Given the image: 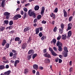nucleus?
Wrapping results in <instances>:
<instances>
[{
  "label": "nucleus",
  "mask_w": 75,
  "mask_h": 75,
  "mask_svg": "<svg viewBox=\"0 0 75 75\" xmlns=\"http://www.w3.org/2000/svg\"><path fill=\"white\" fill-rule=\"evenodd\" d=\"M34 51L33 50H30L28 52V54H34Z\"/></svg>",
  "instance_id": "obj_14"
},
{
  "label": "nucleus",
  "mask_w": 75,
  "mask_h": 75,
  "mask_svg": "<svg viewBox=\"0 0 75 75\" xmlns=\"http://www.w3.org/2000/svg\"><path fill=\"white\" fill-rule=\"evenodd\" d=\"M21 15H23L24 14V11H21Z\"/></svg>",
  "instance_id": "obj_62"
},
{
  "label": "nucleus",
  "mask_w": 75,
  "mask_h": 75,
  "mask_svg": "<svg viewBox=\"0 0 75 75\" xmlns=\"http://www.w3.org/2000/svg\"><path fill=\"white\" fill-rule=\"evenodd\" d=\"M60 27L59 29V33L61 34H62L64 32V25L63 23H61L60 25Z\"/></svg>",
  "instance_id": "obj_2"
},
{
  "label": "nucleus",
  "mask_w": 75,
  "mask_h": 75,
  "mask_svg": "<svg viewBox=\"0 0 75 75\" xmlns=\"http://www.w3.org/2000/svg\"><path fill=\"white\" fill-rule=\"evenodd\" d=\"M36 34H38L39 33V28H37L35 29Z\"/></svg>",
  "instance_id": "obj_23"
},
{
  "label": "nucleus",
  "mask_w": 75,
  "mask_h": 75,
  "mask_svg": "<svg viewBox=\"0 0 75 75\" xmlns=\"http://www.w3.org/2000/svg\"><path fill=\"white\" fill-rule=\"evenodd\" d=\"M0 28L1 31H3V30H4L5 29V27H1Z\"/></svg>",
  "instance_id": "obj_39"
},
{
  "label": "nucleus",
  "mask_w": 75,
  "mask_h": 75,
  "mask_svg": "<svg viewBox=\"0 0 75 75\" xmlns=\"http://www.w3.org/2000/svg\"><path fill=\"white\" fill-rule=\"evenodd\" d=\"M37 18L38 20H40L41 18V15H38L37 17Z\"/></svg>",
  "instance_id": "obj_27"
},
{
  "label": "nucleus",
  "mask_w": 75,
  "mask_h": 75,
  "mask_svg": "<svg viewBox=\"0 0 75 75\" xmlns=\"http://www.w3.org/2000/svg\"><path fill=\"white\" fill-rule=\"evenodd\" d=\"M17 53H16L14 54L13 56V58H16L17 57Z\"/></svg>",
  "instance_id": "obj_35"
},
{
  "label": "nucleus",
  "mask_w": 75,
  "mask_h": 75,
  "mask_svg": "<svg viewBox=\"0 0 75 75\" xmlns=\"http://www.w3.org/2000/svg\"><path fill=\"white\" fill-rule=\"evenodd\" d=\"M23 10H24V11H25L26 12H27V11H28L27 9L26 8H24L23 9Z\"/></svg>",
  "instance_id": "obj_56"
},
{
  "label": "nucleus",
  "mask_w": 75,
  "mask_h": 75,
  "mask_svg": "<svg viewBox=\"0 0 75 75\" xmlns=\"http://www.w3.org/2000/svg\"><path fill=\"white\" fill-rule=\"evenodd\" d=\"M14 33V30H12V31H11V32H9V33L11 34H13V33Z\"/></svg>",
  "instance_id": "obj_50"
},
{
  "label": "nucleus",
  "mask_w": 75,
  "mask_h": 75,
  "mask_svg": "<svg viewBox=\"0 0 75 75\" xmlns=\"http://www.w3.org/2000/svg\"><path fill=\"white\" fill-rule=\"evenodd\" d=\"M68 52H65L64 54V56L65 57H67L68 56Z\"/></svg>",
  "instance_id": "obj_38"
},
{
  "label": "nucleus",
  "mask_w": 75,
  "mask_h": 75,
  "mask_svg": "<svg viewBox=\"0 0 75 75\" xmlns=\"http://www.w3.org/2000/svg\"><path fill=\"white\" fill-rule=\"evenodd\" d=\"M44 11H45V8L44 6H43L42 8L41 11L40 13V14L42 16L44 15Z\"/></svg>",
  "instance_id": "obj_5"
},
{
  "label": "nucleus",
  "mask_w": 75,
  "mask_h": 75,
  "mask_svg": "<svg viewBox=\"0 0 75 75\" xmlns=\"http://www.w3.org/2000/svg\"><path fill=\"white\" fill-rule=\"evenodd\" d=\"M18 44H21V42H22V41L21 40H19V41H18Z\"/></svg>",
  "instance_id": "obj_60"
},
{
  "label": "nucleus",
  "mask_w": 75,
  "mask_h": 75,
  "mask_svg": "<svg viewBox=\"0 0 75 75\" xmlns=\"http://www.w3.org/2000/svg\"><path fill=\"white\" fill-rule=\"evenodd\" d=\"M37 18H35L34 20L33 23H37Z\"/></svg>",
  "instance_id": "obj_54"
},
{
  "label": "nucleus",
  "mask_w": 75,
  "mask_h": 75,
  "mask_svg": "<svg viewBox=\"0 0 75 75\" xmlns=\"http://www.w3.org/2000/svg\"><path fill=\"white\" fill-rule=\"evenodd\" d=\"M32 11V10L30 9L28 11V13L29 14V16H30V17H31L32 16H33V18H35L36 16H35V13H34V11H32Z\"/></svg>",
  "instance_id": "obj_1"
},
{
  "label": "nucleus",
  "mask_w": 75,
  "mask_h": 75,
  "mask_svg": "<svg viewBox=\"0 0 75 75\" xmlns=\"http://www.w3.org/2000/svg\"><path fill=\"white\" fill-rule=\"evenodd\" d=\"M5 1H6V0H3L2 1L1 7H3V8H4V6H5V5H4V2H5Z\"/></svg>",
  "instance_id": "obj_7"
},
{
  "label": "nucleus",
  "mask_w": 75,
  "mask_h": 75,
  "mask_svg": "<svg viewBox=\"0 0 75 75\" xmlns=\"http://www.w3.org/2000/svg\"><path fill=\"white\" fill-rule=\"evenodd\" d=\"M61 38V35H59V36L57 38V40H59Z\"/></svg>",
  "instance_id": "obj_44"
},
{
  "label": "nucleus",
  "mask_w": 75,
  "mask_h": 75,
  "mask_svg": "<svg viewBox=\"0 0 75 75\" xmlns=\"http://www.w3.org/2000/svg\"><path fill=\"white\" fill-rule=\"evenodd\" d=\"M58 50L59 51H62V47H59Z\"/></svg>",
  "instance_id": "obj_46"
},
{
  "label": "nucleus",
  "mask_w": 75,
  "mask_h": 75,
  "mask_svg": "<svg viewBox=\"0 0 75 75\" xmlns=\"http://www.w3.org/2000/svg\"><path fill=\"white\" fill-rule=\"evenodd\" d=\"M37 56V54H34L32 56L33 59H34V58H35Z\"/></svg>",
  "instance_id": "obj_29"
},
{
  "label": "nucleus",
  "mask_w": 75,
  "mask_h": 75,
  "mask_svg": "<svg viewBox=\"0 0 75 75\" xmlns=\"http://www.w3.org/2000/svg\"><path fill=\"white\" fill-rule=\"evenodd\" d=\"M59 63H61V62H62V60H61V59H59Z\"/></svg>",
  "instance_id": "obj_58"
},
{
  "label": "nucleus",
  "mask_w": 75,
  "mask_h": 75,
  "mask_svg": "<svg viewBox=\"0 0 75 75\" xmlns=\"http://www.w3.org/2000/svg\"><path fill=\"white\" fill-rule=\"evenodd\" d=\"M10 13L8 12H5L4 13V16H8L9 15H10Z\"/></svg>",
  "instance_id": "obj_21"
},
{
  "label": "nucleus",
  "mask_w": 75,
  "mask_h": 75,
  "mask_svg": "<svg viewBox=\"0 0 75 75\" xmlns=\"http://www.w3.org/2000/svg\"><path fill=\"white\" fill-rule=\"evenodd\" d=\"M9 45H10L9 44V43H7L6 44V47H9Z\"/></svg>",
  "instance_id": "obj_61"
},
{
  "label": "nucleus",
  "mask_w": 75,
  "mask_h": 75,
  "mask_svg": "<svg viewBox=\"0 0 75 75\" xmlns=\"http://www.w3.org/2000/svg\"><path fill=\"white\" fill-rule=\"evenodd\" d=\"M72 28V27H70L69 26H68L67 29V31H68V30H71Z\"/></svg>",
  "instance_id": "obj_40"
},
{
  "label": "nucleus",
  "mask_w": 75,
  "mask_h": 75,
  "mask_svg": "<svg viewBox=\"0 0 75 75\" xmlns=\"http://www.w3.org/2000/svg\"><path fill=\"white\" fill-rule=\"evenodd\" d=\"M68 27H72V24L69 23L68 25Z\"/></svg>",
  "instance_id": "obj_55"
},
{
  "label": "nucleus",
  "mask_w": 75,
  "mask_h": 75,
  "mask_svg": "<svg viewBox=\"0 0 75 75\" xmlns=\"http://www.w3.org/2000/svg\"><path fill=\"white\" fill-rule=\"evenodd\" d=\"M13 24V21H11L9 22V25H11Z\"/></svg>",
  "instance_id": "obj_37"
},
{
  "label": "nucleus",
  "mask_w": 75,
  "mask_h": 75,
  "mask_svg": "<svg viewBox=\"0 0 75 75\" xmlns=\"http://www.w3.org/2000/svg\"><path fill=\"white\" fill-rule=\"evenodd\" d=\"M27 46V44L25 43H24L22 45V47H26Z\"/></svg>",
  "instance_id": "obj_32"
},
{
  "label": "nucleus",
  "mask_w": 75,
  "mask_h": 75,
  "mask_svg": "<svg viewBox=\"0 0 75 75\" xmlns=\"http://www.w3.org/2000/svg\"><path fill=\"white\" fill-rule=\"evenodd\" d=\"M28 70H27V69H25L24 71V74H28Z\"/></svg>",
  "instance_id": "obj_33"
},
{
  "label": "nucleus",
  "mask_w": 75,
  "mask_h": 75,
  "mask_svg": "<svg viewBox=\"0 0 75 75\" xmlns=\"http://www.w3.org/2000/svg\"><path fill=\"white\" fill-rule=\"evenodd\" d=\"M39 8H40V7L38 6H36L35 7L34 9L35 11H37V10H39Z\"/></svg>",
  "instance_id": "obj_16"
},
{
  "label": "nucleus",
  "mask_w": 75,
  "mask_h": 75,
  "mask_svg": "<svg viewBox=\"0 0 75 75\" xmlns=\"http://www.w3.org/2000/svg\"><path fill=\"white\" fill-rule=\"evenodd\" d=\"M11 73V71L9 70L7 71H6L4 73V75H9Z\"/></svg>",
  "instance_id": "obj_10"
},
{
  "label": "nucleus",
  "mask_w": 75,
  "mask_h": 75,
  "mask_svg": "<svg viewBox=\"0 0 75 75\" xmlns=\"http://www.w3.org/2000/svg\"><path fill=\"white\" fill-rule=\"evenodd\" d=\"M4 24H5L6 25H7L8 24L9 22L7 20H5L4 21Z\"/></svg>",
  "instance_id": "obj_26"
},
{
  "label": "nucleus",
  "mask_w": 75,
  "mask_h": 75,
  "mask_svg": "<svg viewBox=\"0 0 75 75\" xmlns=\"http://www.w3.org/2000/svg\"><path fill=\"white\" fill-rule=\"evenodd\" d=\"M21 16L19 14H17L15 15L13 17V19L14 20H16L18 19V18H21Z\"/></svg>",
  "instance_id": "obj_3"
},
{
  "label": "nucleus",
  "mask_w": 75,
  "mask_h": 75,
  "mask_svg": "<svg viewBox=\"0 0 75 75\" xmlns=\"http://www.w3.org/2000/svg\"><path fill=\"white\" fill-rule=\"evenodd\" d=\"M43 35L42 33L41 32H40L39 34V36L40 37H41Z\"/></svg>",
  "instance_id": "obj_41"
},
{
  "label": "nucleus",
  "mask_w": 75,
  "mask_h": 75,
  "mask_svg": "<svg viewBox=\"0 0 75 75\" xmlns=\"http://www.w3.org/2000/svg\"><path fill=\"white\" fill-rule=\"evenodd\" d=\"M33 68L34 69L37 70V69H38V65L37 64H34L33 65Z\"/></svg>",
  "instance_id": "obj_12"
},
{
  "label": "nucleus",
  "mask_w": 75,
  "mask_h": 75,
  "mask_svg": "<svg viewBox=\"0 0 75 75\" xmlns=\"http://www.w3.org/2000/svg\"><path fill=\"white\" fill-rule=\"evenodd\" d=\"M51 54L53 56H54V57H55L57 55V54H56L55 52H54V51H53L51 52Z\"/></svg>",
  "instance_id": "obj_24"
},
{
  "label": "nucleus",
  "mask_w": 75,
  "mask_h": 75,
  "mask_svg": "<svg viewBox=\"0 0 75 75\" xmlns=\"http://www.w3.org/2000/svg\"><path fill=\"white\" fill-rule=\"evenodd\" d=\"M13 28L11 25H10L9 27H7L6 28V30H8L9 28V30H11Z\"/></svg>",
  "instance_id": "obj_20"
},
{
  "label": "nucleus",
  "mask_w": 75,
  "mask_h": 75,
  "mask_svg": "<svg viewBox=\"0 0 75 75\" xmlns=\"http://www.w3.org/2000/svg\"><path fill=\"white\" fill-rule=\"evenodd\" d=\"M72 70H73V69L72 68V67H71L69 69V71L70 72H72Z\"/></svg>",
  "instance_id": "obj_49"
},
{
  "label": "nucleus",
  "mask_w": 75,
  "mask_h": 75,
  "mask_svg": "<svg viewBox=\"0 0 75 75\" xmlns=\"http://www.w3.org/2000/svg\"><path fill=\"white\" fill-rule=\"evenodd\" d=\"M12 52H13V53H16H16H17V51H16V50H12Z\"/></svg>",
  "instance_id": "obj_57"
},
{
  "label": "nucleus",
  "mask_w": 75,
  "mask_h": 75,
  "mask_svg": "<svg viewBox=\"0 0 75 75\" xmlns=\"http://www.w3.org/2000/svg\"><path fill=\"white\" fill-rule=\"evenodd\" d=\"M19 62H20V61H19V60H16L15 62V64H14L15 67H17V64H18Z\"/></svg>",
  "instance_id": "obj_17"
},
{
  "label": "nucleus",
  "mask_w": 75,
  "mask_h": 75,
  "mask_svg": "<svg viewBox=\"0 0 75 75\" xmlns=\"http://www.w3.org/2000/svg\"><path fill=\"white\" fill-rule=\"evenodd\" d=\"M46 37L44 36H42V37L41 38V40H42V41H44V40H45V39H46Z\"/></svg>",
  "instance_id": "obj_28"
},
{
  "label": "nucleus",
  "mask_w": 75,
  "mask_h": 75,
  "mask_svg": "<svg viewBox=\"0 0 75 75\" xmlns=\"http://www.w3.org/2000/svg\"><path fill=\"white\" fill-rule=\"evenodd\" d=\"M38 28H39V30L40 29V31H41L42 30H43V29H42V27Z\"/></svg>",
  "instance_id": "obj_63"
},
{
  "label": "nucleus",
  "mask_w": 75,
  "mask_h": 75,
  "mask_svg": "<svg viewBox=\"0 0 75 75\" xmlns=\"http://www.w3.org/2000/svg\"><path fill=\"white\" fill-rule=\"evenodd\" d=\"M8 18H9V15L6 16V20H7V19H8Z\"/></svg>",
  "instance_id": "obj_64"
},
{
  "label": "nucleus",
  "mask_w": 75,
  "mask_h": 75,
  "mask_svg": "<svg viewBox=\"0 0 75 75\" xmlns=\"http://www.w3.org/2000/svg\"><path fill=\"white\" fill-rule=\"evenodd\" d=\"M45 61H47V62L48 63H49V62H50V59H45Z\"/></svg>",
  "instance_id": "obj_45"
},
{
  "label": "nucleus",
  "mask_w": 75,
  "mask_h": 75,
  "mask_svg": "<svg viewBox=\"0 0 75 75\" xmlns=\"http://www.w3.org/2000/svg\"><path fill=\"white\" fill-rule=\"evenodd\" d=\"M30 29L29 28V27H26L24 30V31L25 33V32H27V31H28L30 30Z\"/></svg>",
  "instance_id": "obj_11"
},
{
  "label": "nucleus",
  "mask_w": 75,
  "mask_h": 75,
  "mask_svg": "<svg viewBox=\"0 0 75 75\" xmlns=\"http://www.w3.org/2000/svg\"><path fill=\"white\" fill-rule=\"evenodd\" d=\"M56 45L58 47H62V43L60 42L59 40H58L57 42Z\"/></svg>",
  "instance_id": "obj_4"
},
{
  "label": "nucleus",
  "mask_w": 75,
  "mask_h": 75,
  "mask_svg": "<svg viewBox=\"0 0 75 75\" xmlns=\"http://www.w3.org/2000/svg\"><path fill=\"white\" fill-rule=\"evenodd\" d=\"M54 13H57L58 12V8H56L55 10L53 11Z\"/></svg>",
  "instance_id": "obj_34"
},
{
  "label": "nucleus",
  "mask_w": 75,
  "mask_h": 75,
  "mask_svg": "<svg viewBox=\"0 0 75 75\" xmlns=\"http://www.w3.org/2000/svg\"><path fill=\"white\" fill-rule=\"evenodd\" d=\"M51 17H52L53 19H55V14H54L53 13H51V14L50 15Z\"/></svg>",
  "instance_id": "obj_8"
},
{
  "label": "nucleus",
  "mask_w": 75,
  "mask_h": 75,
  "mask_svg": "<svg viewBox=\"0 0 75 75\" xmlns=\"http://www.w3.org/2000/svg\"><path fill=\"white\" fill-rule=\"evenodd\" d=\"M64 51H65L66 52H68V49L67 47H64Z\"/></svg>",
  "instance_id": "obj_31"
},
{
  "label": "nucleus",
  "mask_w": 75,
  "mask_h": 75,
  "mask_svg": "<svg viewBox=\"0 0 75 75\" xmlns=\"http://www.w3.org/2000/svg\"><path fill=\"white\" fill-rule=\"evenodd\" d=\"M50 23L51 24H52V25H54V24H55V22L54 21H52V22H50Z\"/></svg>",
  "instance_id": "obj_42"
},
{
  "label": "nucleus",
  "mask_w": 75,
  "mask_h": 75,
  "mask_svg": "<svg viewBox=\"0 0 75 75\" xmlns=\"http://www.w3.org/2000/svg\"><path fill=\"white\" fill-rule=\"evenodd\" d=\"M63 12L64 13V17H67L68 16V14H67V12L65 11V10L63 9Z\"/></svg>",
  "instance_id": "obj_6"
},
{
  "label": "nucleus",
  "mask_w": 75,
  "mask_h": 75,
  "mask_svg": "<svg viewBox=\"0 0 75 75\" xmlns=\"http://www.w3.org/2000/svg\"><path fill=\"white\" fill-rule=\"evenodd\" d=\"M72 18H73V17H72V16H71L69 17V21H72Z\"/></svg>",
  "instance_id": "obj_43"
},
{
  "label": "nucleus",
  "mask_w": 75,
  "mask_h": 75,
  "mask_svg": "<svg viewBox=\"0 0 75 75\" xmlns=\"http://www.w3.org/2000/svg\"><path fill=\"white\" fill-rule=\"evenodd\" d=\"M32 40V39L31 38V37H30L28 40L27 41V43L28 44L29 43H30L31 42V40Z\"/></svg>",
  "instance_id": "obj_18"
},
{
  "label": "nucleus",
  "mask_w": 75,
  "mask_h": 75,
  "mask_svg": "<svg viewBox=\"0 0 75 75\" xmlns=\"http://www.w3.org/2000/svg\"><path fill=\"white\" fill-rule=\"evenodd\" d=\"M7 43V42L5 40H3V42L2 43V45L3 46H4Z\"/></svg>",
  "instance_id": "obj_19"
},
{
  "label": "nucleus",
  "mask_w": 75,
  "mask_h": 75,
  "mask_svg": "<svg viewBox=\"0 0 75 75\" xmlns=\"http://www.w3.org/2000/svg\"><path fill=\"white\" fill-rule=\"evenodd\" d=\"M57 30V27L55 26L53 29V31L54 32H56Z\"/></svg>",
  "instance_id": "obj_36"
},
{
  "label": "nucleus",
  "mask_w": 75,
  "mask_h": 75,
  "mask_svg": "<svg viewBox=\"0 0 75 75\" xmlns=\"http://www.w3.org/2000/svg\"><path fill=\"white\" fill-rule=\"evenodd\" d=\"M56 42H57V40H56V39H54L51 42V44H52V43H53L54 45H55V43H56Z\"/></svg>",
  "instance_id": "obj_9"
},
{
  "label": "nucleus",
  "mask_w": 75,
  "mask_h": 75,
  "mask_svg": "<svg viewBox=\"0 0 75 75\" xmlns=\"http://www.w3.org/2000/svg\"><path fill=\"white\" fill-rule=\"evenodd\" d=\"M20 38L18 37H16L15 38V41H20Z\"/></svg>",
  "instance_id": "obj_22"
},
{
  "label": "nucleus",
  "mask_w": 75,
  "mask_h": 75,
  "mask_svg": "<svg viewBox=\"0 0 75 75\" xmlns=\"http://www.w3.org/2000/svg\"><path fill=\"white\" fill-rule=\"evenodd\" d=\"M42 23L43 24H46L47 23V22L45 21H42Z\"/></svg>",
  "instance_id": "obj_53"
},
{
  "label": "nucleus",
  "mask_w": 75,
  "mask_h": 75,
  "mask_svg": "<svg viewBox=\"0 0 75 75\" xmlns=\"http://www.w3.org/2000/svg\"><path fill=\"white\" fill-rule=\"evenodd\" d=\"M31 55L32 54L30 55H28V59H31Z\"/></svg>",
  "instance_id": "obj_47"
},
{
  "label": "nucleus",
  "mask_w": 75,
  "mask_h": 75,
  "mask_svg": "<svg viewBox=\"0 0 75 75\" xmlns=\"http://www.w3.org/2000/svg\"><path fill=\"white\" fill-rule=\"evenodd\" d=\"M48 53H46L45 54H44V57H47V56L48 55Z\"/></svg>",
  "instance_id": "obj_51"
},
{
  "label": "nucleus",
  "mask_w": 75,
  "mask_h": 75,
  "mask_svg": "<svg viewBox=\"0 0 75 75\" xmlns=\"http://www.w3.org/2000/svg\"><path fill=\"white\" fill-rule=\"evenodd\" d=\"M13 53L12 52H11L10 53V57H13Z\"/></svg>",
  "instance_id": "obj_52"
},
{
  "label": "nucleus",
  "mask_w": 75,
  "mask_h": 75,
  "mask_svg": "<svg viewBox=\"0 0 75 75\" xmlns=\"http://www.w3.org/2000/svg\"><path fill=\"white\" fill-rule=\"evenodd\" d=\"M62 37H63V38H62V40H66L67 38V35H62Z\"/></svg>",
  "instance_id": "obj_13"
},
{
  "label": "nucleus",
  "mask_w": 75,
  "mask_h": 75,
  "mask_svg": "<svg viewBox=\"0 0 75 75\" xmlns=\"http://www.w3.org/2000/svg\"><path fill=\"white\" fill-rule=\"evenodd\" d=\"M47 57L48 58H50L51 57V55H50V54L48 53Z\"/></svg>",
  "instance_id": "obj_59"
},
{
  "label": "nucleus",
  "mask_w": 75,
  "mask_h": 75,
  "mask_svg": "<svg viewBox=\"0 0 75 75\" xmlns=\"http://www.w3.org/2000/svg\"><path fill=\"white\" fill-rule=\"evenodd\" d=\"M72 31L71 30L69 31L68 33V36L69 37H70L71 36V35H72Z\"/></svg>",
  "instance_id": "obj_15"
},
{
  "label": "nucleus",
  "mask_w": 75,
  "mask_h": 75,
  "mask_svg": "<svg viewBox=\"0 0 75 75\" xmlns=\"http://www.w3.org/2000/svg\"><path fill=\"white\" fill-rule=\"evenodd\" d=\"M5 67H4V65H0V69H4Z\"/></svg>",
  "instance_id": "obj_30"
},
{
  "label": "nucleus",
  "mask_w": 75,
  "mask_h": 75,
  "mask_svg": "<svg viewBox=\"0 0 75 75\" xmlns=\"http://www.w3.org/2000/svg\"><path fill=\"white\" fill-rule=\"evenodd\" d=\"M49 51H50V52H51V53L52 52H53V51H53V50H52V48H51V47L49 48Z\"/></svg>",
  "instance_id": "obj_48"
},
{
  "label": "nucleus",
  "mask_w": 75,
  "mask_h": 75,
  "mask_svg": "<svg viewBox=\"0 0 75 75\" xmlns=\"http://www.w3.org/2000/svg\"><path fill=\"white\" fill-rule=\"evenodd\" d=\"M23 16V19H25V18H26V17H27V13L26 12H24Z\"/></svg>",
  "instance_id": "obj_25"
}]
</instances>
